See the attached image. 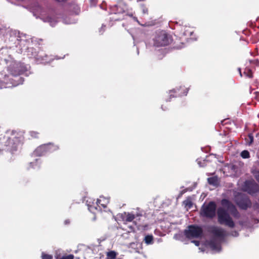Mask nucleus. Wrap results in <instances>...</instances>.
I'll return each instance as SVG.
<instances>
[{
	"mask_svg": "<svg viewBox=\"0 0 259 259\" xmlns=\"http://www.w3.org/2000/svg\"><path fill=\"white\" fill-rule=\"evenodd\" d=\"M202 234V229L198 226H190L187 230L185 231V235L188 238H198Z\"/></svg>",
	"mask_w": 259,
	"mask_h": 259,
	"instance_id": "nucleus-6",
	"label": "nucleus"
},
{
	"mask_svg": "<svg viewBox=\"0 0 259 259\" xmlns=\"http://www.w3.org/2000/svg\"><path fill=\"white\" fill-rule=\"evenodd\" d=\"M143 13L144 14H147L148 13V9L145 8V7H143Z\"/></svg>",
	"mask_w": 259,
	"mask_h": 259,
	"instance_id": "nucleus-34",
	"label": "nucleus"
},
{
	"mask_svg": "<svg viewBox=\"0 0 259 259\" xmlns=\"http://www.w3.org/2000/svg\"><path fill=\"white\" fill-rule=\"evenodd\" d=\"M43 53L42 52H39L36 56H34V58L38 63H47L46 59L42 57Z\"/></svg>",
	"mask_w": 259,
	"mask_h": 259,
	"instance_id": "nucleus-17",
	"label": "nucleus"
},
{
	"mask_svg": "<svg viewBox=\"0 0 259 259\" xmlns=\"http://www.w3.org/2000/svg\"><path fill=\"white\" fill-rule=\"evenodd\" d=\"M5 37L6 41L15 42L18 40V33L16 30H13L9 28L5 30Z\"/></svg>",
	"mask_w": 259,
	"mask_h": 259,
	"instance_id": "nucleus-11",
	"label": "nucleus"
},
{
	"mask_svg": "<svg viewBox=\"0 0 259 259\" xmlns=\"http://www.w3.org/2000/svg\"><path fill=\"white\" fill-rule=\"evenodd\" d=\"M161 108H162L163 110H165V109L163 108V106H162Z\"/></svg>",
	"mask_w": 259,
	"mask_h": 259,
	"instance_id": "nucleus-46",
	"label": "nucleus"
},
{
	"mask_svg": "<svg viewBox=\"0 0 259 259\" xmlns=\"http://www.w3.org/2000/svg\"><path fill=\"white\" fill-rule=\"evenodd\" d=\"M40 19L45 22H48L51 26H54L57 21L54 17H52L50 15L45 16L44 14H40Z\"/></svg>",
	"mask_w": 259,
	"mask_h": 259,
	"instance_id": "nucleus-14",
	"label": "nucleus"
},
{
	"mask_svg": "<svg viewBox=\"0 0 259 259\" xmlns=\"http://www.w3.org/2000/svg\"><path fill=\"white\" fill-rule=\"evenodd\" d=\"M179 91V89H175V90L170 91L169 93H172V92L176 93V92H177V91Z\"/></svg>",
	"mask_w": 259,
	"mask_h": 259,
	"instance_id": "nucleus-38",
	"label": "nucleus"
},
{
	"mask_svg": "<svg viewBox=\"0 0 259 259\" xmlns=\"http://www.w3.org/2000/svg\"><path fill=\"white\" fill-rule=\"evenodd\" d=\"M243 190L253 194L259 191V186L253 180L246 181L243 186Z\"/></svg>",
	"mask_w": 259,
	"mask_h": 259,
	"instance_id": "nucleus-8",
	"label": "nucleus"
},
{
	"mask_svg": "<svg viewBox=\"0 0 259 259\" xmlns=\"http://www.w3.org/2000/svg\"><path fill=\"white\" fill-rule=\"evenodd\" d=\"M210 232L214 238L208 242V245L213 252H220L221 250L220 242L226 235V231L220 227H212L210 228Z\"/></svg>",
	"mask_w": 259,
	"mask_h": 259,
	"instance_id": "nucleus-3",
	"label": "nucleus"
},
{
	"mask_svg": "<svg viewBox=\"0 0 259 259\" xmlns=\"http://www.w3.org/2000/svg\"><path fill=\"white\" fill-rule=\"evenodd\" d=\"M112 18L116 20H119L122 19L123 18L122 17H117V18H114V17H113Z\"/></svg>",
	"mask_w": 259,
	"mask_h": 259,
	"instance_id": "nucleus-37",
	"label": "nucleus"
},
{
	"mask_svg": "<svg viewBox=\"0 0 259 259\" xmlns=\"http://www.w3.org/2000/svg\"><path fill=\"white\" fill-rule=\"evenodd\" d=\"M70 223L69 221L67 220H65V222H64V223L66 225H67V224H69Z\"/></svg>",
	"mask_w": 259,
	"mask_h": 259,
	"instance_id": "nucleus-41",
	"label": "nucleus"
},
{
	"mask_svg": "<svg viewBox=\"0 0 259 259\" xmlns=\"http://www.w3.org/2000/svg\"><path fill=\"white\" fill-rule=\"evenodd\" d=\"M32 164H33L32 162H30L29 163L30 167L29 168L32 167V168H36L37 167H38V166L36 164H35V165H32Z\"/></svg>",
	"mask_w": 259,
	"mask_h": 259,
	"instance_id": "nucleus-32",
	"label": "nucleus"
},
{
	"mask_svg": "<svg viewBox=\"0 0 259 259\" xmlns=\"http://www.w3.org/2000/svg\"><path fill=\"white\" fill-rule=\"evenodd\" d=\"M236 201L238 205L242 209H245L250 206V201L245 196L240 195L236 197Z\"/></svg>",
	"mask_w": 259,
	"mask_h": 259,
	"instance_id": "nucleus-10",
	"label": "nucleus"
},
{
	"mask_svg": "<svg viewBox=\"0 0 259 259\" xmlns=\"http://www.w3.org/2000/svg\"><path fill=\"white\" fill-rule=\"evenodd\" d=\"M193 33V31L190 27H185L183 34L185 36H191Z\"/></svg>",
	"mask_w": 259,
	"mask_h": 259,
	"instance_id": "nucleus-20",
	"label": "nucleus"
},
{
	"mask_svg": "<svg viewBox=\"0 0 259 259\" xmlns=\"http://www.w3.org/2000/svg\"><path fill=\"white\" fill-rule=\"evenodd\" d=\"M109 202V198L103 196H100L96 201V204L99 205L103 208H105Z\"/></svg>",
	"mask_w": 259,
	"mask_h": 259,
	"instance_id": "nucleus-16",
	"label": "nucleus"
},
{
	"mask_svg": "<svg viewBox=\"0 0 259 259\" xmlns=\"http://www.w3.org/2000/svg\"><path fill=\"white\" fill-rule=\"evenodd\" d=\"M238 71L239 72L240 76H242V73H241V69L240 68H238Z\"/></svg>",
	"mask_w": 259,
	"mask_h": 259,
	"instance_id": "nucleus-43",
	"label": "nucleus"
},
{
	"mask_svg": "<svg viewBox=\"0 0 259 259\" xmlns=\"http://www.w3.org/2000/svg\"><path fill=\"white\" fill-rule=\"evenodd\" d=\"M153 46L156 47H164L171 43L172 39L165 31L156 32L153 38Z\"/></svg>",
	"mask_w": 259,
	"mask_h": 259,
	"instance_id": "nucleus-4",
	"label": "nucleus"
},
{
	"mask_svg": "<svg viewBox=\"0 0 259 259\" xmlns=\"http://www.w3.org/2000/svg\"><path fill=\"white\" fill-rule=\"evenodd\" d=\"M247 140L249 145L252 144L253 141V136L251 134H249L248 136V140L247 139Z\"/></svg>",
	"mask_w": 259,
	"mask_h": 259,
	"instance_id": "nucleus-29",
	"label": "nucleus"
},
{
	"mask_svg": "<svg viewBox=\"0 0 259 259\" xmlns=\"http://www.w3.org/2000/svg\"><path fill=\"white\" fill-rule=\"evenodd\" d=\"M117 255V253L115 251H110L106 253V259H115Z\"/></svg>",
	"mask_w": 259,
	"mask_h": 259,
	"instance_id": "nucleus-18",
	"label": "nucleus"
},
{
	"mask_svg": "<svg viewBox=\"0 0 259 259\" xmlns=\"http://www.w3.org/2000/svg\"><path fill=\"white\" fill-rule=\"evenodd\" d=\"M29 133H30V136L32 138H37L38 135V133L36 132L31 131V132H30Z\"/></svg>",
	"mask_w": 259,
	"mask_h": 259,
	"instance_id": "nucleus-30",
	"label": "nucleus"
},
{
	"mask_svg": "<svg viewBox=\"0 0 259 259\" xmlns=\"http://www.w3.org/2000/svg\"><path fill=\"white\" fill-rule=\"evenodd\" d=\"M183 204L185 205V207L187 208V209H190L192 206V202L190 199L188 198L185 201H183Z\"/></svg>",
	"mask_w": 259,
	"mask_h": 259,
	"instance_id": "nucleus-21",
	"label": "nucleus"
},
{
	"mask_svg": "<svg viewBox=\"0 0 259 259\" xmlns=\"http://www.w3.org/2000/svg\"><path fill=\"white\" fill-rule=\"evenodd\" d=\"M209 184L212 185H217L218 184V179L217 177H211L207 179Z\"/></svg>",
	"mask_w": 259,
	"mask_h": 259,
	"instance_id": "nucleus-22",
	"label": "nucleus"
},
{
	"mask_svg": "<svg viewBox=\"0 0 259 259\" xmlns=\"http://www.w3.org/2000/svg\"><path fill=\"white\" fill-rule=\"evenodd\" d=\"M231 235L234 237H236L238 235V233L236 231L233 232Z\"/></svg>",
	"mask_w": 259,
	"mask_h": 259,
	"instance_id": "nucleus-35",
	"label": "nucleus"
},
{
	"mask_svg": "<svg viewBox=\"0 0 259 259\" xmlns=\"http://www.w3.org/2000/svg\"><path fill=\"white\" fill-rule=\"evenodd\" d=\"M251 172L256 180L259 183V171L252 169Z\"/></svg>",
	"mask_w": 259,
	"mask_h": 259,
	"instance_id": "nucleus-25",
	"label": "nucleus"
},
{
	"mask_svg": "<svg viewBox=\"0 0 259 259\" xmlns=\"http://www.w3.org/2000/svg\"><path fill=\"white\" fill-rule=\"evenodd\" d=\"M74 255L72 254H69L67 255H64L60 257L59 259H73Z\"/></svg>",
	"mask_w": 259,
	"mask_h": 259,
	"instance_id": "nucleus-27",
	"label": "nucleus"
},
{
	"mask_svg": "<svg viewBox=\"0 0 259 259\" xmlns=\"http://www.w3.org/2000/svg\"><path fill=\"white\" fill-rule=\"evenodd\" d=\"M145 241L147 244H150L153 242V236L151 235H147L145 237Z\"/></svg>",
	"mask_w": 259,
	"mask_h": 259,
	"instance_id": "nucleus-23",
	"label": "nucleus"
},
{
	"mask_svg": "<svg viewBox=\"0 0 259 259\" xmlns=\"http://www.w3.org/2000/svg\"><path fill=\"white\" fill-rule=\"evenodd\" d=\"M179 235H177V234L175 235V236H174V238H175V239H178V236H179Z\"/></svg>",
	"mask_w": 259,
	"mask_h": 259,
	"instance_id": "nucleus-42",
	"label": "nucleus"
},
{
	"mask_svg": "<svg viewBox=\"0 0 259 259\" xmlns=\"http://www.w3.org/2000/svg\"><path fill=\"white\" fill-rule=\"evenodd\" d=\"M241 156L243 158H248L249 157V153L247 150H244L241 153Z\"/></svg>",
	"mask_w": 259,
	"mask_h": 259,
	"instance_id": "nucleus-24",
	"label": "nucleus"
},
{
	"mask_svg": "<svg viewBox=\"0 0 259 259\" xmlns=\"http://www.w3.org/2000/svg\"><path fill=\"white\" fill-rule=\"evenodd\" d=\"M253 208L259 212V199L257 202L253 205Z\"/></svg>",
	"mask_w": 259,
	"mask_h": 259,
	"instance_id": "nucleus-31",
	"label": "nucleus"
},
{
	"mask_svg": "<svg viewBox=\"0 0 259 259\" xmlns=\"http://www.w3.org/2000/svg\"><path fill=\"white\" fill-rule=\"evenodd\" d=\"M130 230H131V231H134V229H133V227H130Z\"/></svg>",
	"mask_w": 259,
	"mask_h": 259,
	"instance_id": "nucleus-45",
	"label": "nucleus"
},
{
	"mask_svg": "<svg viewBox=\"0 0 259 259\" xmlns=\"http://www.w3.org/2000/svg\"><path fill=\"white\" fill-rule=\"evenodd\" d=\"M139 216L138 213H135L133 212H124L121 214V217L123 221L125 222H132L134 219L137 217Z\"/></svg>",
	"mask_w": 259,
	"mask_h": 259,
	"instance_id": "nucleus-12",
	"label": "nucleus"
},
{
	"mask_svg": "<svg viewBox=\"0 0 259 259\" xmlns=\"http://www.w3.org/2000/svg\"><path fill=\"white\" fill-rule=\"evenodd\" d=\"M58 149L57 146L49 144H45L37 147L33 152L35 156H41L44 155L47 152H53Z\"/></svg>",
	"mask_w": 259,
	"mask_h": 259,
	"instance_id": "nucleus-7",
	"label": "nucleus"
},
{
	"mask_svg": "<svg viewBox=\"0 0 259 259\" xmlns=\"http://www.w3.org/2000/svg\"><path fill=\"white\" fill-rule=\"evenodd\" d=\"M140 246V244L138 242H132L128 245L129 248L133 249L136 252L138 251L139 247Z\"/></svg>",
	"mask_w": 259,
	"mask_h": 259,
	"instance_id": "nucleus-19",
	"label": "nucleus"
},
{
	"mask_svg": "<svg viewBox=\"0 0 259 259\" xmlns=\"http://www.w3.org/2000/svg\"><path fill=\"white\" fill-rule=\"evenodd\" d=\"M17 84V83L10 81V78L5 73L0 72V89L10 88L16 86Z\"/></svg>",
	"mask_w": 259,
	"mask_h": 259,
	"instance_id": "nucleus-9",
	"label": "nucleus"
},
{
	"mask_svg": "<svg viewBox=\"0 0 259 259\" xmlns=\"http://www.w3.org/2000/svg\"><path fill=\"white\" fill-rule=\"evenodd\" d=\"M14 51L11 48H4L0 50V64H8V70L10 74L17 76L26 71V68L20 62H17L12 58Z\"/></svg>",
	"mask_w": 259,
	"mask_h": 259,
	"instance_id": "nucleus-2",
	"label": "nucleus"
},
{
	"mask_svg": "<svg viewBox=\"0 0 259 259\" xmlns=\"http://www.w3.org/2000/svg\"><path fill=\"white\" fill-rule=\"evenodd\" d=\"M192 243H194L196 246H198L199 245V242L198 241H192Z\"/></svg>",
	"mask_w": 259,
	"mask_h": 259,
	"instance_id": "nucleus-36",
	"label": "nucleus"
},
{
	"mask_svg": "<svg viewBox=\"0 0 259 259\" xmlns=\"http://www.w3.org/2000/svg\"><path fill=\"white\" fill-rule=\"evenodd\" d=\"M244 74L247 77L251 78L252 77V72L250 69L245 70L244 72Z\"/></svg>",
	"mask_w": 259,
	"mask_h": 259,
	"instance_id": "nucleus-26",
	"label": "nucleus"
},
{
	"mask_svg": "<svg viewBox=\"0 0 259 259\" xmlns=\"http://www.w3.org/2000/svg\"><path fill=\"white\" fill-rule=\"evenodd\" d=\"M221 204L223 207H219L217 210L219 222L221 224L233 228L235 224L228 212L235 218H239V212L235 206L227 199H223Z\"/></svg>",
	"mask_w": 259,
	"mask_h": 259,
	"instance_id": "nucleus-1",
	"label": "nucleus"
},
{
	"mask_svg": "<svg viewBox=\"0 0 259 259\" xmlns=\"http://www.w3.org/2000/svg\"><path fill=\"white\" fill-rule=\"evenodd\" d=\"M42 259H52L53 257L51 255L42 253L41 255Z\"/></svg>",
	"mask_w": 259,
	"mask_h": 259,
	"instance_id": "nucleus-28",
	"label": "nucleus"
},
{
	"mask_svg": "<svg viewBox=\"0 0 259 259\" xmlns=\"http://www.w3.org/2000/svg\"><path fill=\"white\" fill-rule=\"evenodd\" d=\"M126 9V6L124 4L120 3L115 5L111 8V11L114 14H122Z\"/></svg>",
	"mask_w": 259,
	"mask_h": 259,
	"instance_id": "nucleus-13",
	"label": "nucleus"
},
{
	"mask_svg": "<svg viewBox=\"0 0 259 259\" xmlns=\"http://www.w3.org/2000/svg\"><path fill=\"white\" fill-rule=\"evenodd\" d=\"M10 81H11L13 83H17V84L16 85H18L19 83H22V82H20V83H17L15 80L13 81L11 78H10Z\"/></svg>",
	"mask_w": 259,
	"mask_h": 259,
	"instance_id": "nucleus-40",
	"label": "nucleus"
},
{
	"mask_svg": "<svg viewBox=\"0 0 259 259\" xmlns=\"http://www.w3.org/2000/svg\"><path fill=\"white\" fill-rule=\"evenodd\" d=\"M185 91L182 94L181 93H179V96H183V95H186L188 93V90L185 89Z\"/></svg>",
	"mask_w": 259,
	"mask_h": 259,
	"instance_id": "nucleus-33",
	"label": "nucleus"
},
{
	"mask_svg": "<svg viewBox=\"0 0 259 259\" xmlns=\"http://www.w3.org/2000/svg\"><path fill=\"white\" fill-rule=\"evenodd\" d=\"M186 191V190H183L180 193V195L179 196V197H180Z\"/></svg>",
	"mask_w": 259,
	"mask_h": 259,
	"instance_id": "nucleus-39",
	"label": "nucleus"
},
{
	"mask_svg": "<svg viewBox=\"0 0 259 259\" xmlns=\"http://www.w3.org/2000/svg\"><path fill=\"white\" fill-rule=\"evenodd\" d=\"M134 20H135V21H136L137 22H138L139 23V21H138V19H137V18L134 17Z\"/></svg>",
	"mask_w": 259,
	"mask_h": 259,
	"instance_id": "nucleus-44",
	"label": "nucleus"
},
{
	"mask_svg": "<svg viewBox=\"0 0 259 259\" xmlns=\"http://www.w3.org/2000/svg\"><path fill=\"white\" fill-rule=\"evenodd\" d=\"M216 205L213 202H210L204 205L201 210V215L209 218H212L215 215Z\"/></svg>",
	"mask_w": 259,
	"mask_h": 259,
	"instance_id": "nucleus-5",
	"label": "nucleus"
},
{
	"mask_svg": "<svg viewBox=\"0 0 259 259\" xmlns=\"http://www.w3.org/2000/svg\"><path fill=\"white\" fill-rule=\"evenodd\" d=\"M87 203L88 206L89 210L93 213H95V210L101 209L100 206L99 205V204L96 205V202L93 201L92 199L91 198H89L87 200Z\"/></svg>",
	"mask_w": 259,
	"mask_h": 259,
	"instance_id": "nucleus-15",
	"label": "nucleus"
}]
</instances>
